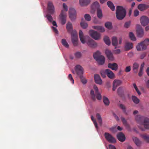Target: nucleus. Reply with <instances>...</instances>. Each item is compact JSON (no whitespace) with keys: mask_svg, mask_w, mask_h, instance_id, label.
<instances>
[{"mask_svg":"<svg viewBox=\"0 0 149 149\" xmlns=\"http://www.w3.org/2000/svg\"><path fill=\"white\" fill-rule=\"evenodd\" d=\"M126 10L123 7L118 6L117 7L116 15L117 18L120 20L123 19L126 14Z\"/></svg>","mask_w":149,"mask_h":149,"instance_id":"obj_1","label":"nucleus"},{"mask_svg":"<svg viewBox=\"0 0 149 149\" xmlns=\"http://www.w3.org/2000/svg\"><path fill=\"white\" fill-rule=\"evenodd\" d=\"M100 53L99 51H97L93 54V57L97 61L99 64L102 65L103 64L105 61L104 57L102 55H100Z\"/></svg>","mask_w":149,"mask_h":149,"instance_id":"obj_2","label":"nucleus"},{"mask_svg":"<svg viewBox=\"0 0 149 149\" xmlns=\"http://www.w3.org/2000/svg\"><path fill=\"white\" fill-rule=\"evenodd\" d=\"M63 10H61L60 15V17L61 20V24L63 25L66 22V15L64 11L67 12L68 10V6L65 3H63Z\"/></svg>","mask_w":149,"mask_h":149,"instance_id":"obj_3","label":"nucleus"},{"mask_svg":"<svg viewBox=\"0 0 149 149\" xmlns=\"http://www.w3.org/2000/svg\"><path fill=\"white\" fill-rule=\"evenodd\" d=\"M149 44V39H146L143 41L141 42L136 46V49L139 51L145 49Z\"/></svg>","mask_w":149,"mask_h":149,"instance_id":"obj_4","label":"nucleus"},{"mask_svg":"<svg viewBox=\"0 0 149 149\" xmlns=\"http://www.w3.org/2000/svg\"><path fill=\"white\" fill-rule=\"evenodd\" d=\"M47 9L49 13L53 14L54 12V7L52 1H49L47 2Z\"/></svg>","mask_w":149,"mask_h":149,"instance_id":"obj_5","label":"nucleus"},{"mask_svg":"<svg viewBox=\"0 0 149 149\" xmlns=\"http://www.w3.org/2000/svg\"><path fill=\"white\" fill-rule=\"evenodd\" d=\"M104 136L106 140L109 143H116V139L111 134L108 133L106 132L104 134Z\"/></svg>","mask_w":149,"mask_h":149,"instance_id":"obj_6","label":"nucleus"},{"mask_svg":"<svg viewBox=\"0 0 149 149\" xmlns=\"http://www.w3.org/2000/svg\"><path fill=\"white\" fill-rule=\"evenodd\" d=\"M71 40L74 46L77 45L78 36L77 32L75 31H72L71 33Z\"/></svg>","mask_w":149,"mask_h":149,"instance_id":"obj_7","label":"nucleus"},{"mask_svg":"<svg viewBox=\"0 0 149 149\" xmlns=\"http://www.w3.org/2000/svg\"><path fill=\"white\" fill-rule=\"evenodd\" d=\"M90 36L95 40H97L100 38V34L97 31L93 30H90L89 31Z\"/></svg>","mask_w":149,"mask_h":149,"instance_id":"obj_8","label":"nucleus"},{"mask_svg":"<svg viewBox=\"0 0 149 149\" xmlns=\"http://www.w3.org/2000/svg\"><path fill=\"white\" fill-rule=\"evenodd\" d=\"M95 96L94 94V93L93 90H92L91 91L90 94L92 100L95 101L96 100L95 96L97 99L99 100H100L102 99V96L100 94L99 92L97 93H95Z\"/></svg>","mask_w":149,"mask_h":149,"instance_id":"obj_9","label":"nucleus"},{"mask_svg":"<svg viewBox=\"0 0 149 149\" xmlns=\"http://www.w3.org/2000/svg\"><path fill=\"white\" fill-rule=\"evenodd\" d=\"M137 36L139 38L142 37L144 35V32L143 29L140 25H138L136 29Z\"/></svg>","mask_w":149,"mask_h":149,"instance_id":"obj_10","label":"nucleus"},{"mask_svg":"<svg viewBox=\"0 0 149 149\" xmlns=\"http://www.w3.org/2000/svg\"><path fill=\"white\" fill-rule=\"evenodd\" d=\"M74 69L77 74L79 77L83 76V69L81 65H76Z\"/></svg>","mask_w":149,"mask_h":149,"instance_id":"obj_11","label":"nucleus"},{"mask_svg":"<svg viewBox=\"0 0 149 149\" xmlns=\"http://www.w3.org/2000/svg\"><path fill=\"white\" fill-rule=\"evenodd\" d=\"M69 17L71 20L75 19L76 17V13L75 9L73 8H70L69 10Z\"/></svg>","mask_w":149,"mask_h":149,"instance_id":"obj_12","label":"nucleus"},{"mask_svg":"<svg viewBox=\"0 0 149 149\" xmlns=\"http://www.w3.org/2000/svg\"><path fill=\"white\" fill-rule=\"evenodd\" d=\"M147 118V117L138 115L135 116V119L138 123L141 125L146 118Z\"/></svg>","mask_w":149,"mask_h":149,"instance_id":"obj_13","label":"nucleus"},{"mask_svg":"<svg viewBox=\"0 0 149 149\" xmlns=\"http://www.w3.org/2000/svg\"><path fill=\"white\" fill-rule=\"evenodd\" d=\"M140 21L141 25L143 26H145L149 23V19L148 17L143 16L141 17Z\"/></svg>","mask_w":149,"mask_h":149,"instance_id":"obj_14","label":"nucleus"},{"mask_svg":"<svg viewBox=\"0 0 149 149\" xmlns=\"http://www.w3.org/2000/svg\"><path fill=\"white\" fill-rule=\"evenodd\" d=\"M87 44L89 46L93 48H95L97 45L96 42L91 39L88 40Z\"/></svg>","mask_w":149,"mask_h":149,"instance_id":"obj_15","label":"nucleus"},{"mask_svg":"<svg viewBox=\"0 0 149 149\" xmlns=\"http://www.w3.org/2000/svg\"><path fill=\"white\" fill-rule=\"evenodd\" d=\"M122 83V81L120 80L117 79L114 80L113 82L112 90L113 91H115L117 87L120 86Z\"/></svg>","mask_w":149,"mask_h":149,"instance_id":"obj_16","label":"nucleus"},{"mask_svg":"<svg viewBox=\"0 0 149 149\" xmlns=\"http://www.w3.org/2000/svg\"><path fill=\"white\" fill-rule=\"evenodd\" d=\"M117 137L120 141L123 142L125 140V137L124 134L122 132H120L117 134Z\"/></svg>","mask_w":149,"mask_h":149,"instance_id":"obj_17","label":"nucleus"},{"mask_svg":"<svg viewBox=\"0 0 149 149\" xmlns=\"http://www.w3.org/2000/svg\"><path fill=\"white\" fill-rule=\"evenodd\" d=\"M149 8V5L146 4H140L138 6V9L141 11H143Z\"/></svg>","mask_w":149,"mask_h":149,"instance_id":"obj_18","label":"nucleus"},{"mask_svg":"<svg viewBox=\"0 0 149 149\" xmlns=\"http://www.w3.org/2000/svg\"><path fill=\"white\" fill-rule=\"evenodd\" d=\"M105 72L108 77L111 79H113L115 77V75L113 72L109 69L105 70Z\"/></svg>","mask_w":149,"mask_h":149,"instance_id":"obj_19","label":"nucleus"},{"mask_svg":"<svg viewBox=\"0 0 149 149\" xmlns=\"http://www.w3.org/2000/svg\"><path fill=\"white\" fill-rule=\"evenodd\" d=\"M108 67L109 68L115 71H116L118 70V67L117 64L116 63H109L108 65Z\"/></svg>","mask_w":149,"mask_h":149,"instance_id":"obj_20","label":"nucleus"},{"mask_svg":"<svg viewBox=\"0 0 149 149\" xmlns=\"http://www.w3.org/2000/svg\"><path fill=\"white\" fill-rule=\"evenodd\" d=\"M105 53L108 59L111 61H113V54L108 49L105 50Z\"/></svg>","mask_w":149,"mask_h":149,"instance_id":"obj_21","label":"nucleus"},{"mask_svg":"<svg viewBox=\"0 0 149 149\" xmlns=\"http://www.w3.org/2000/svg\"><path fill=\"white\" fill-rule=\"evenodd\" d=\"M91 1V0H79V3L81 6H86L90 3Z\"/></svg>","mask_w":149,"mask_h":149,"instance_id":"obj_22","label":"nucleus"},{"mask_svg":"<svg viewBox=\"0 0 149 149\" xmlns=\"http://www.w3.org/2000/svg\"><path fill=\"white\" fill-rule=\"evenodd\" d=\"M141 125H143L146 129L149 130V118L148 117L146 118Z\"/></svg>","mask_w":149,"mask_h":149,"instance_id":"obj_23","label":"nucleus"},{"mask_svg":"<svg viewBox=\"0 0 149 149\" xmlns=\"http://www.w3.org/2000/svg\"><path fill=\"white\" fill-rule=\"evenodd\" d=\"M133 47V44L132 43L128 42L125 43V51H128L132 49Z\"/></svg>","mask_w":149,"mask_h":149,"instance_id":"obj_24","label":"nucleus"},{"mask_svg":"<svg viewBox=\"0 0 149 149\" xmlns=\"http://www.w3.org/2000/svg\"><path fill=\"white\" fill-rule=\"evenodd\" d=\"M94 79L95 82L99 84H101L102 83V81L99 75L98 74H95L94 76Z\"/></svg>","mask_w":149,"mask_h":149,"instance_id":"obj_25","label":"nucleus"},{"mask_svg":"<svg viewBox=\"0 0 149 149\" xmlns=\"http://www.w3.org/2000/svg\"><path fill=\"white\" fill-rule=\"evenodd\" d=\"M79 36L80 40L83 44H84L86 42L85 38L84 36L83 33L81 30H80L79 32Z\"/></svg>","mask_w":149,"mask_h":149,"instance_id":"obj_26","label":"nucleus"},{"mask_svg":"<svg viewBox=\"0 0 149 149\" xmlns=\"http://www.w3.org/2000/svg\"><path fill=\"white\" fill-rule=\"evenodd\" d=\"M125 90V89L124 88L122 87H120L117 90L118 95L120 97H123L124 95Z\"/></svg>","mask_w":149,"mask_h":149,"instance_id":"obj_27","label":"nucleus"},{"mask_svg":"<svg viewBox=\"0 0 149 149\" xmlns=\"http://www.w3.org/2000/svg\"><path fill=\"white\" fill-rule=\"evenodd\" d=\"M92 28L101 32H103L105 31L104 28L100 26H92Z\"/></svg>","mask_w":149,"mask_h":149,"instance_id":"obj_28","label":"nucleus"},{"mask_svg":"<svg viewBox=\"0 0 149 149\" xmlns=\"http://www.w3.org/2000/svg\"><path fill=\"white\" fill-rule=\"evenodd\" d=\"M132 139L133 141L137 146H140L142 142L138 138L136 137H133Z\"/></svg>","mask_w":149,"mask_h":149,"instance_id":"obj_29","label":"nucleus"},{"mask_svg":"<svg viewBox=\"0 0 149 149\" xmlns=\"http://www.w3.org/2000/svg\"><path fill=\"white\" fill-rule=\"evenodd\" d=\"M66 28L69 32H71L72 30V23L70 22H68L66 25Z\"/></svg>","mask_w":149,"mask_h":149,"instance_id":"obj_30","label":"nucleus"},{"mask_svg":"<svg viewBox=\"0 0 149 149\" xmlns=\"http://www.w3.org/2000/svg\"><path fill=\"white\" fill-rule=\"evenodd\" d=\"M139 67V64L137 63H134L132 66L133 70L135 73H137Z\"/></svg>","mask_w":149,"mask_h":149,"instance_id":"obj_31","label":"nucleus"},{"mask_svg":"<svg viewBox=\"0 0 149 149\" xmlns=\"http://www.w3.org/2000/svg\"><path fill=\"white\" fill-rule=\"evenodd\" d=\"M140 136L147 143H149V136L146 134H140Z\"/></svg>","mask_w":149,"mask_h":149,"instance_id":"obj_32","label":"nucleus"},{"mask_svg":"<svg viewBox=\"0 0 149 149\" xmlns=\"http://www.w3.org/2000/svg\"><path fill=\"white\" fill-rule=\"evenodd\" d=\"M107 5L112 11L115 10V7L111 1H108L107 2Z\"/></svg>","mask_w":149,"mask_h":149,"instance_id":"obj_33","label":"nucleus"},{"mask_svg":"<svg viewBox=\"0 0 149 149\" xmlns=\"http://www.w3.org/2000/svg\"><path fill=\"white\" fill-rule=\"evenodd\" d=\"M96 116L99 124L100 126H101L102 124V120L100 115L99 113H97L96 114Z\"/></svg>","mask_w":149,"mask_h":149,"instance_id":"obj_34","label":"nucleus"},{"mask_svg":"<svg viewBox=\"0 0 149 149\" xmlns=\"http://www.w3.org/2000/svg\"><path fill=\"white\" fill-rule=\"evenodd\" d=\"M112 45L116 47L118 44V40L117 38L115 37H113L112 38Z\"/></svg>","mask_w":149,"mask_h":149,"instance_id":"obj_35","label":"nucleus"},{"mask_svg":"<svg viewBox=\"0 0 149 149\" xmlns=\"http://www.w3.org/2000/svg\"><path fill=\"white\" fill-rule=\"evenodd\" d=\"M103 100L104 103L105 105L108 106L109 104V99L105 96L103 97Z\"/></svg>","mask_w":149,"mask_h":149,"instance_id":"obj_36","label":"nucleus"},{"mask_svg":"<svg viewBox=\"0 0 149 149\" xmlns=\"http://www.w3.org/2000/svg\"><path fill=\"white\" fill-rule=\"evenodd\" d=\"M83 20H84V19L82 18V21L80 23V25L83 29H85L88 27V24L86 23L83 21Z\"/></svg>","mask_w":149,"mask_h":149,"instance_id":"obj_37","label":"nucleus"},{"mask_svg":"<svg viewBox=\"0 0 149 149\" xmlns=\"http://www.w3.org/2000/svg\"><path fill=\"white\" fill-rule=\"evenodd\" d=\"M61 43L62 44V45L65 47H69V45L65 39H62Z\"/></svg>","mask_w":149,"mask_h":149,"instance_id":"obj_38","label":"nucleus"},{"mask_svg":"<svg viewBox=\"0 0 149 149\" xmlns=\"http://www.w3.org/2000/svg\"><path fill=\"white\" fill-rule=\"evenodd\" d=\"M104 40L105 43L107 45H109L110 44L111 42L109 38L107 36H105L104 38Z\"/></svg>","mask_w":149,"mask_h":149,"instance_id":"obj_39","label":"nucleus"},{"mask_svg":"<svg viewBox=\"0 0 149 149\" xmlns=\"http://www.w3.org/2000/svg\"><path fill=\"white\" fill-rule=\"evenodd\" d=\"M105 26L106 27L109 29H111L112 28L111 23L109 22H106L105 24Z\"/></svg>","mask_w":149,"mask_h":149,"instance_id":"obj_40","label":"nucleus"},{"mask_svg":"<svg viewBox=\"0 0 149 149\" xmlns=\"http://www.w3.org/2000/svg\"><path fill=\"white\" fill-rule=\"evenodd\" d=\"M132 99L134 103L136 104H138L139 102V99L135 96H132Z\"/></svg>","mask_w":149,"mask_h":149,"instance_id":"obj_41","label":"nucleus"},{"mask_svg":"<svg viewBox=\"0 0 149 149\" xmlns=\"http://www.w3.org/2000/svg\"><path fill=\"white\" fill-rule=\"evenodd\" d=\"M129 36L131 40L132 41H135L136 40V37L133 33L130 32L129 33Z\"/></svg>","mask_w":149,"mask_h":149,"instance_id":"obj_42","label":"nucleus"},{"mask_svg":"<svg viewBox=\"0 0 149 149\" xmlns=\"http://www.w3.org/2000/svg\"><path fill=\"white\" fill-rule=\"evenodd\" d=\"M117 129L118 130H122V128L119 126H118L117 127L116 126H114L110 129V130H116Z\"/></svg>","mask_w":149,"mask_h":149,"instance_id":"obj_43","label":"nucleus"},{"mask_svg":"<svg viewBox=\"0 0 149 149\" xmlns=\"http://www.w3.org/2000/svg\"><path fill=\"white\" fill-rule=\"evenodd\" d=\"M121 120L124 125L127 127L129 126L127 124V121L124 118L122 117L121 118Z\"/></svg>","mask_w":149,"mask_h":149,"instance_id":"obj_44","label":"nucleus"},{"mask_svg":"<svg viewBox=\"0 0 149 149\" xmlns=\"http://www.w3.org/2000/svg\"><path fill=\"white\" fill-rule=\"evenodd\" d=\"M120 107L122 109L123 112L126 115H127V113L126 111V107L123 104H121L120 105Z\"/></svg>","mask_w":149,"mask_h":149,"instance_id":"obj_45","label":"nucleus"},{"mask_svg":"<svg viewBox=\"0 0 149 149\" xmlns=\"http://www.w3.org/2000/svg\"><path fill=\"white\" fill-rule=\"evenodd\" d=\"M97 16L99 18H101L102 17V11L100 9H98L97 10Z\"/></svg>","mask_w":149,"mask_h":149,"instance_id":"obj_46","label":"nucleus"},{"mask_svg":"<svg viewBox=\"0 0 149 149\" xmlns=\"http://www.w3.org/2000/svg\"><path fill=\"white\" fill-rule=\"evenodd\" d=\"M92 6L93 8H98L99 6V3L97 1H95L92 4Z\"/></svg>","mask_w":149,"mask_h":149,"instance_id":"obj_47","label":"nucleus"},{"mask_svg":"<svg viewBox=\"0 0 149 149\" xmlns=\"http://www.w3.org/2000/svg\"><path fill=\"white\" fill-rule=\"evenodd\" d=\"M133 86L134 87L136 91L138 93V94L139 95H140L141 94V93L139 91V90L137 88V87L136 86V84L135 83H134L133 84Z\"/></svg>","mask_w":149,"mask_h":149,"instance_id":"obj_48","label":"nucleus"},{"mask_svg":"<svg viewBox=\"0 0 149 149\" xmlns=\"http://www.w3.org/2000/svg\"><path fill=\"white\" fill-rule=\"evenodd\" d=\"M91 119L93 122L94 124L95 125V127L97 129H98V126L97 123L95 119L94 118L93 116L91 117Z\"/></svg>","mask_w":149,"mask_h":149,"instance_id":"obj_49","label":"nucleus"},{"mask_svg":"<svg viewBox=\"0 0 149 149\" xmlns=\"http://www.w3.org/2000/svg\"><path fill=\"white\" fill-rule=\"evenodd\" d=\"M84 18L86 20L88 21H90L91 19V17L89 15L86 14L84 15Z\"/></svg>","mask_w":149,"mask_h":149,"instance_id":"obj_50","label":"nucleus"},{"mask_svg":"<svg viewBox=\"0 0 149 149\" xmlns=\"http://www.w3.org/2000/svg\"><path fill=\"white\" fill-rule=\"evenodd\" d=\"M79 77L81 79V82L83 84H85L86 83L87 81L84 78L83 76H80Z\"/></svg>","mask_w":149,"mask_h":149,"instance_id":"obj_51","label":"nucleus"},{"mask_svg":"<svg viewBox=\"0 0 149 149\" xmlns=\"http://www.w3.org/2000/svg\"><path fill=\"white\" fill-rule=\"evenodd\" d=\"M75 57L77 58H80L81 56V54L80 52H77L74 54Z\"/></svg>","mask_w":149,"mask_h":149,"instance_id":"obj_52","label":"nucleus"},{"mask_svg":"<svg viewBox=\"0 0 149 149\" xmlns=\"http://www.w3.org/2000/svg\"><path fill=\"white\" fill-rule=\"evenodd\" d=\"M68 78L72 84H74V80L71 74H69Z\"/></svg>","mask_w":149,"mask_h":149,"instance_id":"obj_53","label":"nucleus"},{"mask_svg":"<svg viewBox=\"0 0 149 149\" xmlns=\"http://www.w3.org/2000/svg\"><path fill=\"white\" fill-rule=\"evenodd\" d=\"M47 17V19L50 22H51L52 21L53 18L52 16L49 14H48L46 15Z\"/></svg>","mask_w":149,"mask_h":149,"instance_id":"obj_54","label":"nucleus"},{"mask_svg":"<svg viewBox=\"0 0 149 149\" xmlns=\"http://www.w3.org/2000/svg\"><path fill=\"white\" fill-rule=\"evenodd\" d=\"M130 22H126L124 25V27L126 28L129 27L130 26Z\"/></svg>","mask_w":149,"mask_h":149,"instance_id":"obj_55","label":"nucleus"},{"mask_svg":"<svg viewBox=\"0 0 149 149\" xmlns=\"http://www.w3.org/2000/svg\"><path fill=\"white\" fill-rule=\"evenodd\" d=\"M139 11L137 10L136 9L134 10V16L136 17L138 16L139 15Z\"/></svg>","mask_w":149,"mask_h":149,"instance_id":"obj_56","label":"nucleus"},{"mask_svg":"<svg viewBox=\"0 0 149 149\" xmlns=\"http://www.w3.org/2000/svg\"><path fill=\"white\" fill-rule=\"evenodd\" d=\"M131 70V67L130 66H127L125 68V71L126 72H127L130 71Z\"/></svg>","mask_w":149,"mask_h":149,"instance_id":"obj_57","label":"nucleus"},{"mask_svg":"<svg viewBox=\"0 0 149 149\" xmlns=\"http://www.w3.org/2000/svg\"><path fill=\"white\" fill-rule=\"evenodd\" d=\"M101 74L102 77L104 78L106 77V74L105 72V71H101L100 72Z\"/></svg>","mask_w":149,"mask_h":149,"instance_id":"obj_58","label":"nucleus"},{"mask_svg":"<svg viewBox=\"0 0 149 149\" xmlns=\"http://www.w3.org/2000/svg\"><path fill=\"white\" fill-rule=\"evenodd\" d=\"M93 88L95 90V93H97L98 92H99L98 89L95 85H94Z\"/></svg>","mask_w":149,"mask_h":149,"instance_id":"obj_59","label":"nucleus"},{"mask_svg":"<svg viewBox=\"0 0 149 149\" xmlns=\"http://www.w3.org/2000/svg\"><path fill=\"white\" fill-rule=\"evenodd\" d=\"M109 146V149H116L115 147L113 145L110 144Z\"/></svg>","mask_w":149,"mask_h":149,"instance_id":"obj_60","label":"nucleus"},{"mask_svg":"<svg viewBox=\"0 0 149 149\" xmlns=\"http://www.w3.org/2000/svg\"><path fill=\"white\" fill-rule=\"evenodd\" d=\"M146 56V53H142L141 55L140 58L141 59H143Z\"/></svg>","mask_w":149,"mask_h":149,"instance_id":"obj_61","label":"nucleus"},{"mask_svg":"<svg viewBox=\"0 0 149 149\" xmlns=\"http://www.w3.org/2000/svg\"><path fill=\"white\" fill-rule=\"evenodd\" d=\"M143 74V70L140 69L139 71L138 74L139 76L141 77L142 75Z\"/></svg>","mask_w":149,"mask_h":149,"instance_id":"obj_62","label":"nucleus"},{"mask_svg":"<svg viewBox=\"0 0 149 149\" xmlns=\"http://www.w3.org/2000/svg\"><path fill=\"white\" fill-rule=\"evenodd\" d=\"M52 29H53V31L56 33H58V31L57 30V29L56 28H55V27L52 26Z\"/></svg>","mask_w":149,"mask_h":149,"instance_id":"obj_63","label":"nucleus"},{"mask_svg":"<svg viewBox=\"0 0 149 149\" xmlns=\"http://www.w3.org/2000/svg\"><path fill=\"white\" fill-rule=\"evenodd\" d=\"M120 52V49H117L115 51V53L116 54H119Z\"/></svg>","mask_w":149,"mask_h":149,"instance_id":"obj_64","label":"nucleus"}]
</instances>
